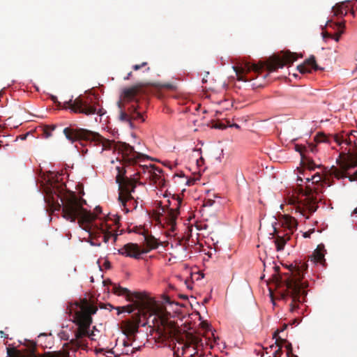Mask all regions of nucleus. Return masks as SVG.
Returning <instances> with one entry per match:
<instances>
[{
  "mask_svg": "<svg viewBox=\"0 0 357 357\" xmlns=\"http://www.w3.org/2000/svg\"><path fill=\"white\" fill-rule=\"evenodd\" d=\"M44 201L56 211H62V217L66 220L75 222L76 219L82 229L89 233V236H96L101 238L107 243L112 237L114 242L117 239L118 234H114L107 223L94 222V215L83 207L85 201L79 199L75 195L63 198L59 194L54 192L50 195L43 196Z\"/></svg>",
  "mask_w": 357,
  "mask_h": 357,
  "instance_id": "1",
  "label": "nucleus"
},
{
  "mask_svg": "<svg viewBox=\"0 0 357 357\" xmlns=\"http://www.w3.org/2000/svg\"><path fill=\"white\" fill-rule=\"evenodd\" d=\"M307 268V265L306 264L300 263L299 265L295 268V275L294 278L286 282L285 291L280 293V298L281 299L284 301H287L289 298L291 299V303H290L291 312L296 310L298 307L297 303L305 301L307 291H305L304 282L301 281V278Z\"/></svg>",
  "mask_w": 357,
  "mask_h": 357,
  "instance_id": "2",
  "label": "nucleus"
},
{
  "mask_svg": "<svg viewBox=\"0 0 357 357\" xmlns=\"http://www.w3.org/2000/svg\"><path fill=\"white\" fill-rule=\"evenodd\" d=\"M277 220L274 218L273 222H271V226L273 228V234H276L277 238L274 241L276 250L278 252L282 251L284 249V247L289 239V235L297 228V222L295 218L285 215L283 218L282 221V226L284 228V229H287L289 232H286L284 234H281V231H279L276 228Z\"/></svg>",
  "mask_w": 357,
  "mask_h": 357,
  "instance_id": "3",
  "label": "nucleus"
},
{
  "mask_svg": "<svg viewBox=\"0 0 357 357\" xmlns=\"http://www.w3.org/2000/svg\"><path fill=\"white\" fill-rule=\"evenodd\" d=\"M116 170L118 171V174L116 178V182L126 195V198H123L120 195L119 200L121 202L122 205L125 206L126 201L133 199L132 193L135 192L136 185L134 180L123 176L126 174V170L123 167L117 166Z\"/></svg>",
  "mask_w": 357,
  "mask_h": 357,
  "instance_id": "4",
  "label": "nucleus"
},
{
  "mask_svg": "<svg viewBox=\"0 0 357 357\" xmlns=\"http://www.w3.org/2000/svg\"><path fill=\"white\" fill-rule=\"evenodd\" d=\"M66 138L72 144L79 139L93 140L101 142V136L96 133L84 128H65L63 130Z\"/></svg>",
  "mask_w": 357,
  "mask_h": 357,
  "instance_id": "5",
  "label": "nucleus"
},
{
  "mask_svg": "<svg viewBox=\"0 0 357 357\" xmlns=\"http://www.w3.org/2000/svg\"><path fill=\"white\" fill-rule=\"evenodd\" d=\"M65 106L63 108L66 109H70L73 113L84 114L86 115H91L96 113V108L94 106L90 105L87 100L82 98V96H79L75 100L73 96L68 100L64 102Z\"/></svg>",
  "mask_w": 357,
  "mask_h": 357,
  "instance_id": "6",
  "label": "nucleus"
},
{
  "mask_svg": "<svg viewBox=\"0 0 357 357\" xmlns=\"http://www.w3.org/2000/svg\"><path fill=\"white\" fill-rule=\"evenodd\" d=\"M70 312L73 313V321L79 326L80 330L87 331L92 322V318L88 310L84 306L76 303L75 307L70 309Z\"/></svg>",
  "mask_w": 357,
  "mask_h": 357,
  "instance_id": "7",
  "label": "nucleus"
},
{
  "mask_svg": "<svg viewBox=\"0 0 357 357\" xmlns=\"http://www.w3.org/2000/svg\"><path fill=\"white\" fill-rule=\"evenodd\" d=\"M162 170L154 165H142L137 170V174L146 180L157 182L161 178Z\"/></svg>",
  "mask_w": 357,
  "mask_h": 357,
  "instance_id": "8",
  "label": "nucleus"
},
{
  "mask_svg": "<svg viewBox=\"0 0 357 357\" xmlns=\"http://www.w3.org/2000/svg\"><path fill=\"white\" fill-rule=\"evenodd\" d=\"M344 24H324V26H321V35L324 40L326 38H333L336 42L339 41L340 35L343 33L344 29Z\"/></svg>",
  "mask_w": 357,
  "mask_h": 357,
  "instance_id": "9",
  "label": "nucleus"
},
{
  "mask_svg": "<svg viewBox=\"0 0 357 357\" xmlns=\"http://www.w3.org/2000/svg\"><path fill=\"white\" fill-rule=\"evenodd\" d=\"M332 12L333 15L336 16L338 19H341L340 22H347V21H351V17H356L357 12L350 9L348 4L344 3H337L333 7Z\"/></svg>",
  "mask_w": 357,
  "mask_h": 357,
  "instance_id": "10",
  "label": "nucleus"
},
{
  "mask_svg": "<svg viewBox=\"0 0 357 357\" xmlns=\"http://www.w3.org/2000/svg\"><path fill=\"white\" fill-rule=\"evenodd\" d=\"M264 66L257 64L250 63L247 62L242 63L241 66H232L234 71L238 77V80L247 82L248 79L245 77V74L253 71L255 73H259L262 70Z\"/></svg>",
  "mask_w": 357,
  "mask_h": 357,
  "instance_id": "11",
  "label": "nucleus"
},
{
  "mask_svg": "<svg viewBox=\"0 0 357 357\" xmlns=\"http://www.w3.org/2000/svg\"><path fill=\"white\" fill-rule=\"evenodd\" d=\"M123 157L130 163L137 162V160L150 159L143 153L135 150V148L127 143H123L121 146Z\"/></svg>",
  "mask_w": 357,
  "mask_h": 357,
  "instance_id": "12",
  "label": "nucleus"
},
{
  "mask_svg": "<svg viewBox=\"0 0 357 357\" xmlns=\"http://www.w3.org/2000/svg\"><path fill=\"white\" fill-rule=\"evenodd\" d=\"M296 60L295 54L290 52H283L280 58H278L273 63L266 66L269 71H275L278 68H282L285 65L291 63Z\"/></svg>",
  "mask_w": 357,
  "mask_h": 357,
  "instance_id": "13",
  "label": "nucleus"
},
{
  "mask_svg": "<svg viewBox=\"0 0 357 357\" xmlns=\"http://www.w3.org/2000/svg\"><path fill=\"white\" fill-rule=\"evenodd\" d=\"M117 252L121 255L139 259L142 255V251L137 244L129 243L120 249L117 250Z\"/></svg>",
  "mask_w": 357,
  "mask_h": 357,
  "instance_id": "14",
  "label": "nucleus"
},
{
  "mask_svg": "<svg viewBox=\"0 0 357 357\" xmlns=\"http://www.w3.org/2000/svg\"><path fill=\"white\" fill-rule=\"evenodd\" d=\"M297 68L301 73H310L312 68L314 70L321 69L317 65L316 59L314 56H311L307 59L305 63L298 66Z\"/></svg>",
  "mask_w": 357,
  "mask_h": 357,
  "instance_id": "15",
  "label": "nucleus"
},
{
  "mask_svg": "<svg viewBox=\"0 0 357 357\" xmlns=\"http://www.w3.org/2000/svg\"><path fill=\"white\" fill-rule=\"evenodd\" d=\"M325 250L323 245H318L317 248L314 250L312 255L310 257V261L314 264L325 263Z\"/></svg>",
  "mask_w": 357,
  "mask_h": 357,
  "instance_id": "16",
  "label": "nucleus"
},
{
  "mask_svg": "<svg viewBox=\"0 0 357 357\" xmlns=\"http://www.w3.org/2000/svg\"><path fill=\"white\" fill-rule=\"evenodd\" d=\"M183 355L184 357H198L205 356L204 355H199L197 349L193 344L185 343L183 347Z\"/></svg>",
  "mask_w": 357,
  "mask_h": 357,
  "instance_id": "17",
  "label": "nucleus"
},
{
  "mask_svg": "<svg viewBox=\"0 0 357 357\" xmlns=\"http://www.w3.org/2000/svg\"><path fill=\"white\" fill-rule=\"evenodd\" d=\"M117 105L120 110L119 116V121H121V122L127 123L130 129H134L135 126L131 121L130 114H128L127 112L123 110L121 107V102L120 100L117 102Z\"/></svg>",
  "mask_w": 357,
  "mask_h": 357,
  "instance_id": "18",
  "label": "nucleus"
},
{
  "mask_svg": "<svg viewBox=\"0 0 357 357\" xmlns=\"http://www.w3.org/2000/svg\"><path fill=\"white\" fill-rule=\"evenodd\" d=\"M144 241L147 248L142 250V254L148 253L150 250L157 248L159 245L158 240L153 236H144Z\"/></svg>",
  "mask_w": 357,
  "mask_h": 357,
  "instance_id": "19",
  "label": "nucleus"
},
{
  "mask_svg": "<svg viewBox=\"0 0 357 357\" xmlns=\"http://www.w3.org/2000/svg\"><path fill=\"white\" fill-rule=\"evenodd\" d=\"M317 210V206L315 202L314 201L307 202L306 204H303V208H299V211L301 214L305 216L306 218H309L308 216L306 215V211H307L310 213H312L315 212Z\"/></svg>",
  "mask_w": 357,
  "mask_h": 357,
  "instance_id": "20",
  "label": "nucleus"
},
{
  "mask_svg": "<svg viewBox=\"0 0 357 357\" xmlns=\"http://www.w3.org/2000/svg\"><path fill=\"white\" fill-rule=\"evenodd\" d=\"M128 112L130 113L131 120H140L144 121V119L140 112H137V107L132 105L129 109Z\"/></svg>",
  "mask_w": 357,
  "mask_h": 357,
  "instance_id": "21",
  "label": "nucleus"
},
{
  "mask_svg": "<svg viewBox=\"0 0 357 357\" xmlns=\"http://www.w3.org/2000/svg\"><path fill=\"white\" fill-rule=\"evenodd\" d=\"M137 93V87L134 86L129 88H126L123 90L124 95L129 98H134Z\"/></svg>",
  "mask_w": 357,
  "mask_h": 357,
  "instance_id": "22",
  "label": "nucleus"
},
{
  "mask_svg": "<svg viewBox=\"0 0 357 357\" xmlns=\"http://www.w3.org/2000/svg\"><path fill=\"white\" fill-rule=\"evenodd\" d=\"M113 291L115 294L119 295H123L129 292L128 289L121 287V286H117L116 284L114 285Z\"/></svg>",
  "mask_w": 357,
  "mask_h": 357,
  "instance_id": "23",
  "label": "nucleus"
},
{
  "mask_svg": "<svg viewBox=\"0 0 357 357\" xmlns=\"http://www.w3.org/2000/svg\"><path fill=\"white\" fill-rule=\"evenodd\" d=\"M212 127L213 128H215V129H220V130H224L227 128H228V126H227V121H225V122H223V121H218V122H216L215 123Z\"/></svg>",
  "mask_w": 357,
  "mask_h": 357,
  "instance_id": "24",
  "label": "nucleus"
},
{
  "mask_svg": "<svg viewBox=\"0 0 357 357\" xmlns=\"http://www.w3.org/2000/svg\"><path fill=\"white\" fill-rule=\"evenodd\" d=\"M305 180L307 183L310 181H312L313 183H318L321 180V176L319 174H315L311 178H306Z\"/></svg>",
  "mask_w": 357,
  "mask_h": 357,
  "instance_id": "25",
  "label": "nucleus"
},
{
  "mask_svg": "<svg viewBox=\"0 0 357 357\" xmlns=\"http://www.w3.org/2000/svg\"><path fill=\"white\" fill-rule=\"evenodd\" d=\"M162 302L164 304H168L169 305H176L177 306L178 305V303L177 302L171 301L169 297H168L167 296L163 297Z\"/></svg>",
  "mask_w": 357,
  "mask_h": 357,
  "instance_id": "26",
  "label": "nucleus"
},
{
  "mask_svg": "<svg viewBox=\"0 0 357 357\" xmlns=\"http://www.w3.org/2000/svg\"><path fill=\"white\" fill-rule=\"evenodd\" d=\"M201 324H202V327L204 329H205L206 331H212L211 325L209 323H208L207 321H202Z\"/></svg>",
  "mask_w": 357,
  "mask_h": 357,
  "instance_id": "27",
  "label": "nucleus"
},
{
  "mask_svg": "<svg viewBox=\"0 0 357 357\" xmlns=\"http://www.w3.org/2000/svg\"><path fill=\"white\" fill-rule=\"evenodd\" d=\"M351 221L353 223L357 222V207L353 211L351 214Z\"/></svg>",
  "mask_w": 357,
  "mask_h": 357,
  "instance_id": "28",
  "label": "nucleus"
},
{
  "mask_svg": "<svg viewBox=\"0 0 357 357\" xmlns=\"http://www.w3.org/2000/svg\"><path fill=\"white\" fill-rule=\"evenodd\" d=\"M287 326L284 324V325H283V326L281 327V328H278V329H277V330L274 332V333H273V338H276V336H277L280 333L283 332V331L287 328Z\"/></svg>",
  "mask_w": 357,
  "mask_h": 357,
  "instance_id": "29",
  "label": "nucleus"
},
{
  "mask_svg": "<svg viewBox=\"0 0 357 357\" xmlns=\"http://www.w3.org/2000/svg\"><path fill=\"white\" fill-rule=\"evenodd\" d=\"M91 246H97L99 247L101 245V242L100 241H94L93 239H90L88 241Z\"/></svg>",
  "mask_w": 357,
  "mask_h": 357,
  "instance_id": "30",
  "label": "nucleus"
},
{
  "mask_svg": "<svg viewBox=\"0 0 357 357\" xmlns=\"http://www.w3.org/2000/svg\"><path fill=\"white\" fill-rule=\"evenodd\" d=\"M112 354H113L114 356V357L120 356V354H116L113 349H109V350L107 351L106 354H105V355L107 356H109V355H112Z\"/></svg>",
  "mask_w": 357,
  "mask_h": 357,
  "instance_id": "31",
  "label": "nucleus"
},
{
  "mask_svg": "<svg viewBox=\"0 0 357 357\" xmlns=\"http://www.w3.org/2000/svg\"><path fill=\"white\" fill-rule=\"evenodd\" d=\"M228 128H240V126L237 123H231L229 120H227Z\"/></svg>",
  "mask_w": 357,
  "mask_h": 357,
  "instance_id": "32",
  "label": "nucleus"
},
{
  "mask_svg": "<svg viewBox=\"0 0 357 357\" xmlns=\"http://www.w3.org/2000/svg\"><path fill=\"white\" fill-rule=\"evenodd\" d=\"M213 203H214V201H213L211 199H208V200L205 201L204 206H206V207H211L213 206Z\"/></svg>",
  "mask_w": 357,
  "mask_h": 357,
  "instance_id": "33",
  "label": "nucleus"
},
{
  "mask_svg": "<svg viewBox=\"0 0 357 357\" xmlns=\"http://www.w3.org/2000/svg\"><path fill=\"white\" fill-rule=\"evenodd\" d=\"M51 99L54 103H58L59 105H61V102L58 101L57 98L55 96H52Z\"/></svg>",
  "mask_w": 357,
  "mask_h": 357,
  "instance_id": "34",
  "label": "nucleus"
},
{
  "mask_svg": "<svg viewBox=\"0 0 357 357\" xmlns=\"http://www.w3.org/2000/svg\"><path fill=\"white\" fill-rule=\"evenodd\" d=\"M104 266H105V268H107V269H109L111 267L110 263L107 260L105 261Z\"/></svg>",
  "mask_w": 357,
  "mask_h": 357,
  "instance_id": "35",
  "label": "nucleus"
},
{
  "mask_svg": "<svg viewBox=\"0 0 357 357\" xmlns=\"http://www.w3.org/2000/svg\"><path fill=\"white\" fill-rule=\"evenodd\" d=\"M123 345L125 347H129L131 346V344H129L125 339L123 340Z\"/></svg>",
  "mask_w": 357,
  "mask_h": 357,
  "instance_id": "36",
  "label": "nucleus"
},
{
  "mask_svg": "<svg viewBox=\"0 0 357 357\" xmlns=\"http://www.w3.org/2000/svg\"><path fill=\"white\" fill-rule=\"evenodd\" d=\"M142 68V66H139L138 64H135L132 66V68L135 70H139L140 68Z\"/></svg>",
  "mask_w": 357,
  "mask_h": 357,
  "instance_id": "37",
  "label": "nucleus"
},
{
  "mask_svg": "<svg viewBox=\"0 0 357 357\" xmlns=\"http://www.w3.org/2000/svg\"><path fill=\"white\" fill-rule=\"evenodd\" d=\"M1 337L3 338H8V335L6 334L3 331H0Z\"/></svg>",
  "mask_w": 357,
  "mask_h": 357,
  "instance_id": "38",
  "label": "nucleus"
},
{
  "mask_svg": "<svg viewBox=\"0 0 357 357\" xmlns=\"http://www.w3.org/2000/svg\"><path fill=\"white\" fill-rule=\"evenodd\" d=\"M121 354L128 355L130 354V350L128 349H125V350L122 351Z\"/></svg>",
  "mask_w": 357,
  "mask_h": 357,
  "instance_id": "39",
  "label": "nucleus"
},
{
  "mask_svg": "<svg viewBox=\"0 0 357 357\" xmlns=\"http://www.w3.org/2000/svg\"><path fill=\"white\" fill-rule=\"evenodd\" d=\"M82 333L81 331H79L76 333V337L79 338V337H81L82 336Z\"/></svg>",
  "mask_w": 357,
  "mask_h": 357,
  "instance_id": "40",
  "label": "nucleus"
},
{
  "mask_svg": "<svg viewBox=\"0 0 357 357\" xmlns=\"http://www.w3.org/2000/svg\"><path fill=\"white\" fill-rule=\"evenodd\" d=\"M131 75H132V72H130L129 73H128L127 76L124 77V79L125 80L128 79Z\"/></svg>",
  "mask_w": 357,
  "mask_h": 357,
  "instance_id": "41",
  "label": "nucleus"
},
{
  "mask_svg": "<svg viewBox=\"0 0 357 357\" xmlns=\"http://www.w3.org/2000/svg\"><path fill=\"white\" fill-rule=\"evenodd\" d=\"M178 211H176V214L172 215V221H175V218H176V215H178Z\"/></svg>",
  "mask_w": 357,
  "mask_h": 357,
  "instance_id": "42",
  "label": "nucleus"
},
{
  "mask_svg": "<svg viewBox=\"0 0 357 357\" xmlns=\"http://www.w3.org/2000/svg\"><path fill=\"white\" fill-rule=\"evenodd\" d=\"M45 134L46 138H48L52 135L51 132H45Z\"/></svg>",
  "mask_w": 357,
  "mask_h": 357,
  "instance_id": "43",
  "label": "nucleus"
},
{
  "mask_svg": "<svg viewBox=\"0 0 357 357\" xmlns=\"http://www.w3.org/2000/svg\"><path fill=\"white\" fill-rule=\"evenodd\" d=\"M50 128L51 130L52 131V130H55L56 126L55 125H52V126H50Z\"/></svg>",
  "mask_w": 357,
  "mask_h": 357,
  "instance_id": "44",
  "label": "nucleus"
},
{
  "mask_svg": "<svg viewBox=\"0 0 357 357\" xmlns=\"http://www.w3.org/2000/svg\"><path fill=\"white\" fill-rule=\"evenodd\" d=\"M356 134H357V130H352V131L351 132V135L355 136V135H356Z\"/></svg>",
  "mask_w": 357,
  "mask_h": 357,
  "instance_id": "45",
  "label": "nucleus"
},
{
  "mask_svg": "<svg viewBox=\"0 0 357 357\" xmlns=\"http://www.w3.org/2000/svg\"><path fill=\"white\" fill-rule=\"evenodd\" d=\"M297 181L303 182V178L301 176H298Z\"/></svg>",
  "mask_w": 357,
  "mask_h": 357,
  "instance_id": "46",
  "label": "nucleus"
},
{
  "mask_svg": "<svg viewBox=\"0 0 357 357\" xmlns=\"http://www.w3.org/2000/svg\"><path fill=\"white\" fill-rule=\"evenodd\" d=\"M270 294H271V300H272V303H273V305H275V303L273 301V297H272V293L271 292Z\"/></svg>",
  "mask_w": 357,
  "mask_h": 357,
  "instance_id": "47",
  "label": "nucleus"
},
{
  "mask_svg": "<svg viewBox=\"0 0 357 357\" xmlns=\"http://www.w3.org/2000/svg\"><path fill=\"white\" fill-rule=\"evenodd\" d=\"M335 141H336V142H337V143H338L340 145L342 142H344V141L340 142V141L339 140V139H337V138L335 139Z\"/></svg>",
  "mask_w": 357,
  "mask_h": 357,
  "instance_id": "48",
  "label": "nucleus"
},
{
  "mask_svg": "<svg viewBox=\"0 0 357 357\" xmlns=\"http://www.w3.org/2000/svg\"><path fill=\"white\" fill-rule=\"evenodd\" d=\"M317 167V166H313V167H312V166H311V165H309V169H315V167Z\"/></svg>",
  "mask_w": 357,
  "mask_h": 357,
  "instance_id": "49",
  "label": "nucleus"
},
{
  "mask_svg": "<svg viewBox=\"0 0 357 357\" xmlns=\"http://www.w3.org/2000/svg\"><path fill=\"white\" fill-rule=\"evenodd\" d=\"M147 64L146 62H143L142 64H140L139 66H142V67L146 66Z\"/></svg>",
  "mask_w": 357,
  "mask_h": 357,
  "instance_id": "50",
  "label": "nucleus"
},
{
  "mask_svg": "<svg viewBox=\"0 0 357 357\" xmlns=\"http://www.w3.org/2000/svg\"><path fill=\"white\" fill-rule=\"evenodd\" d=\"M98 114H99L100 116H102L103 114V113H102L101 109L98 111Z\"/></svg>",
  "mask_w": 357,
  "mask_h": 357,
  "instance_id": "51",
  "label": "nucleus"
},
{
  "mask_svg": "<svg viewBox=\"0 0 357 357\" xmlns=\"http://www.w3.org/2000/svg\"><path fill=\"white\" fill-rule=\"evenodd\" d=\"M349 181H353L354 179L351 176H349Z\"/></svg>",
  "mask_w": 357,
  "mask_h": 357,
  "instance_id": "52",
  "label": "nucleus"
},
{
  "mask_svg": "<svg viewBox=\"0 0 357 357\" xmlns=\"http://www.w3.org/2000/svg\"><path fill=\"white\" fill-rule=\"evenodd\" d=\"M187 288H188V289H192V286H191V285H190V284H187Z\"/></svg>",
  "mask_w": 357,
  "mask_h": 357,
  "instance_id": "53",
  "label": "nucleus"
},
{
  "mask_svg": "<svg viewBox=\"0 0 357 357\" xmlns=\"http://www.w3.org/2000/svg\"><path fill=\"white\" fill-rule=\"evenodd\" d=\"M181 297L182 298H183V299L187 298V296H184V295L181 296Z\"/></svg>",
  "mask_w": 357,
  "mask_h": 357,
  "instance_id": "54",
  "label": "nucleus"
},
{
  "mask_svg": "<svg viewBox=\"0 0 357 357\" xmlns=\"http://www.w3.org/2000/svg\"><path fill=\"white\" fill-rule=\"evenodd\" d=\"M353 19H354V20H357V15H356V17H351V20H352Z\"/></svg>",
  "mask_w": 357,
  "mask_h": 357,
  "instance_id": "55",
  "label": "nucleus"
},
{
  "mask_svg": "<svg viewBox=\"0 0 357 357\" xmlns=\"http://www.w3.org/2000/svg\"><path fill=\"white\" fill-rule=\"evenodd\" d=\"M326 22H327V23L333 22V20H328L326 21Z\"/></svg>",
  "mask_w": 357,
  "mask_h": 357,
  "instance_id": "56",
  "label": "nucleus"
},
{
  "mask_svg": "<svg viewBox=\"0 0 357 357\" xmlns=\"http://www.w3.org/2000/svg\"><path fill=\"white\" fill-rule=\"evenodd\" d=\"M104 146H105V145H104V144H102V149H101V151H100V152H102V151H104Z\"/></svg>",
  "mask_w": 357,
  "mask_h": 357,
  "instance_id": "57",
  "label": "nucleus"
},
{
  "mask_svg": "<svg viewBox=\"0 0 357 357\" xmlns=\"http://www.w3.org/2000/svg\"><path fill=\"white\" fill-rule=\"evenodd\" d=\"M205 82H206V79L205 78H203L202 79V82L204 83Z\"/></svg>",
  "mask_w": 357,
  "mask_h": 357,
  "instance_id": "58",
  "label": "nucleus"
},
{
  "mask_svg": "<svg viewBox=\"0 0 357 357\" xmlns=\"http://www.w3.org/2000/svg\"><path fill=\"white\" fill-rule=\"evenodd\" d=\"M307 234H306V233L304 234V237H307Z\"/></svg>",
  "mask_w": 357,
  "mask_h": 357,
  "instance_id": "59",
  "label": "nucleus"
},
{
  "mask_svg": "<svg viewBox=\"0 0 357 357\" xmlns=\"http://www.w3.org/2000/svg\"><path fill=\"white\" fill-rule=\"evenodd\" d=\"M276 353H277V352H275V354H274V356H273V357H277V356H276Z\"/></svg>",
  "mask_w": 357,
  "mask_h": 357,
  "instance_id": "60",
  "label": "nucleus"
},
{
  "mask_svg": "<svg viewBox=\"0 0 357 357\" xmlns=\"http://www.w3.org/2000/svg\"><path fill=\"white\" fill-rule=\"evenodd\" d=\"M91 280L92 282L93 281V277H91Z\"/></svg>",
  "mask_w": 357,
  "mask_h": 357,
  "instance_id": "61",
  "label": "nucleus"
},
{
  "mask_svg": "<svg viewBox=\"0 0 357 357\" xmlns=\"http://www.w3.org/2000/svg\"><path fill=\"white\" fill-rule=\"evenodd\" d=\"M198 357H208V356H198Z\"/></svg>",
  "mask_w": 357,
  "mask_h": 357,
  "instance_id": "62",
  "label": "nucleus"
}]
</instances>
